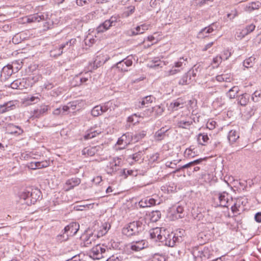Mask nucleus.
Wrapping results in <instances>:
<instances>
[{
  "label": "nucleus",
  "mask_w": 261,
  "mask_h": 261,
  "mask_svg": "<svg viewBox=\"0 0 261 261\" xmlns=\"http://www.w3.org/2000/svg\"><path fill=\"white\" fill-rule=\"evenodd\" d=\"M41 192L40 190L35 189H27L20 193L19 197L20 202H24L27 205L35 204L40 198Z\"/></svg>",
  "instance_id": "obj_1"
},
{
  "label": "nucleus",
  "mask_w": 261,
  "mask_h": 261,
  "mask_svg": "<svg viewBox=\"0 0 261 261\" xmlns=\"http://www.w3.org/2000/svg\"><path fill=\"white\" fill-rule=\"evenodd\" d=\"M144 226L142 222L134 221L125 226L122 232L123 234L128 237L137 235L144 229Z\"/></svg>",
  "instance_id": "obj_2"
},
{
  "label": "nucleus",
  "mask_w": 261,
  "mask_h": 261,
  "mask_svg": "<svg viewBox=\"0 0 261 261\" xmlns=\"http://www.w3.org/2000/svg\"><path fill=\"white\" fill-rule=\"evenodd\" d=\"M80 225L76 222H72L66 226L64 229V233L63 234L58 235L57 239L60 242L66 241L69 236H74L79 229Z\"/></svg>",
  "instance_id": "obj_3"
},
{
  "label": "nucleus",
  "mask_w": 261,
  "mask_h": 261,
  "mask_svg": "<svg viewBox=\"0 0 261 261\" xmlns=\"http://www.w3.org/2000/svg\"><path fill=\"white\" fill-rule=\"evenodd\" d=\"M187 58L184 57L180 58L177 61L174 63L172 67L169 69L165 71V76H169L173 75L183 69L187 63Z\"/></svg>",
  "instance_id": "obj_4"
},
{
  "label": "nucleus",
  "mask_w": 261,
  "mask_h": 261,
  "mask_svg": "<svg viewBox=\"0 0 261 261\" xmlns=\"http://www.w3.org/2000/svg\"><path fill=\"white\" fill-rule=\"evenodd\" d=\"M193 255L197 261H206L210 258L211 253L207 247H200L194 249Z\"/></svg>",
  "instance_id": "obj_5"
},
{
  "label": "nucleus",
  "mask_w": 261,
  "mask_h": 261,
  "mask_svg": "<svg viewBox=\"0 0 261 261\" xmlns=\"http://www.w3.org/2000/svg\"><path fill=\"white\" fill-rule=\"evenodd\" d=\"M122 165V159L119 157H115L109 162L106 167V171L108 174H112L116 172L119 167Z\"/></svg>",
  "instance_id": "obj_6"
},
{
  "label": "nucleus",
  "mask_w": 261,
  "mask_h": 261,
  "mask_svg": "<svg viewBox=\"0 0 261 261\" xmlns=\"http://www.w3.org/2000/svg\"><path fill=\"white\" fill-rule=\"evenodd\" d=\"M106 247L100 244H96L89 251V256L94 259H99L104 257Z\"/></svg>",
  "instance_id": "obj_7"
},
{
  "label": "nucleus",
  "mask_w": 261,
  "mask_h": 261,
  "mask_svg": "<svg viewBox=\"0 0 261 261\" xmlns=\"http://www.w3.org/2000/svg\"><path fill=\"white\" fill-rule=\"evenodd\" d=\"M134 140L133 138V134L132 133H127L123 134L117 142V144L121 145L120 147V149H124L128 145Z\"/></svg>",
  "instance_id": "obj_8"
},
{
  "label": "nucleus",
  "mask_w": 261,
  "mask_h": 261,
  "mask_svg": "<svg viewBox=\"0 0 261 261\" xmlns=\"http://www.w3.org/2000/svg\"><path fill=\"white\" fill-rule=\"evenodd\" d=\"M219 201L220 205L223 207H228V204L232 200V196L226 192L215 194Z\"/></svg>",
  "instance_id": "obj_9"
},
{
  "label": "nucleus",
  "mask_w": 261,
  "mask_h": 261,
  "mask_svg": "<svg viewBox=\"0 0 261 261\" xmlns=\"http://www.w3.org/2000/svg\"><path fill=\"white\" fill-rule=\"evenodd\" d=\"M117 20V18L116 17L112 16L109 19L105 20L103 23L97 28V32H103L108 30L110 27L115 25Z\"/></svg>",
  "instance_id": "obj_10"
},
{
  "label": "nucleus",
  "mask_w": 261,
  "mask_h": 261,
  "mask_svg": "<svg viewBox=\"0 0 261 261\" xmlns=\"http://www.w3.org/2000/svg\"><path fill=\"white\" fill-rule=\"evenodd\" d=\"M163 238V242H165V245L169 247H174L176 245V243H179L180 240V238L176 236L173 232L168 234L167 236H164Z\"/></svg>",
  "instance_id": "obj_11"
},
{
  "label": "nucleus",
  "mask_w": 261,
  "mask_h": 261,
  "mask_svg": "<svg viewBox=\"0 0 261 261\" xmlns=\"http://www.w3.org/2000/svg\"><path fill=\"white\" fill-rule=\"evenodd\" d=\"M133 61L129 57L118 62L116 65V68L120 71L125 72L128 70V67L132 66Z\"/></svg>",
  "instance_id": "obj_12"
},
{
  "label": "nucleus",
  "mask_w": 261,
  "mask_h": 261,
  "mask_svg": "<svg viewBox=\"0 0 261 261\" xmlns=\"http://www.w3.org/2000/svg\"><path fill=\"white\" fill-rule=\"evenodd\" d=\"M48 110V106L41 105L31 112V114L32 115V117L35 118H39L46 114Z\"/></svg>",
  "instance_id": "obj_13"
},
{
  "label": "nucleus",
  "mask_w": 261,
  "mask_h": 261,
  "mask_svg": "<svg viewBox=\"0 0 261 261\" xmlns=\"http://www.w3.org/2000/svg\"><path fill=\"white\" fill-rule=\"evenodd\" d=\"M47 16L46 14H42L41 13H36L28 16L26 18V21L28 23L40 22L41 20H44L47 18Z\"/></svg>",
  "instance_id": "obj_14"
},
{
  "label": "nucleus",
  "mask_w": 261,
  "mask_h": 261,
  "mask_svg": "<svg viewBox=\"0 0 261 261\" xmlns=\"http://www.w3.org/2000/svg\"><path fill=\"white\" fill-rule=\"evenodd\" d=\"M150 236L152 239H154L156 241L163 242V236L162 234V229L161 228L156 227L150 230Z\"/></svg>",
  "instance_id": "obj_15"
},
{
  "label": "nucleus",
  "mask_w": 261,
  "mask_h": 261,
  "mask_svg": "<svg viewBox=\"0 0 261 261\" xmlns=\"http://www.w3.org/2000/svg\"><path fill=\"white\" fill-rule=\"evenodd\" d=\"M131 250L135 251H139L145 247V241L141 240L132 242L129 245Z\"/></svg>",
  "instance_id": "obj_16"
},
{
  "label": "nucleus",
  "mask_w": 261,
  "mask_h": 261,
  "mask_svg": "<svg viewBox=\"0 0 261 261\" xmlns=\"http://www.w3.org/2000/svg\"><path fill=\"white\" fill-rule=\"evenodd\" d=\"M26 81L24 79H17L10 84V87L14 89H23L26 88Z\"/></svg>",
  "instance_id": "obj_17"
},
{
  "label": "nucleus",
  "mask_w": 261,
  "mask_h": 261,
  "mask_svg": "<svg viewBox=\"0 0 261 261\" xmlns=\"http://www.w3.org/2000/svg\"><path fill=\"white\" fill-rule=\"evenodd\" d=\"M15 64H16V63H13L12 65L8 64L4 66L2 70L1 76H4L6 79L9 77L14 72L13 68Z\"/></svg>",
  "instance_id": "obj_18"
},
{
  "label": "nucleus",
  "mask_w": 261,
  "mask_h": 261,
  "mask_svg": "<svg viewBox=\"0 0 261 261\" xmlns=\"http://www.w3.org/2000/svg\"><path fill=\"white\" fill-rule=\"evenodd\" d=\"M81 183V179L79 178L74 177L67 180L65 183V186H68L66 191H69L73 189L74 187L78 186Z\"/></svg>",
  "instance_id": "obj_19"
},
{
  "label": "nucleus",
  "mask_w": 261,
  "mask_h": 261,
  "mask_svg": "<svg viewBox=\"0 0 261 261\" xmlns=\"http://www.w3.org/2000/svg\"><path fill=\"white\" fill-rule=\"evenodd\" d=\"M191 73H192V72L191 71H189L186 73L184 74L179 80L178 84L181 85L189 84L192 81L194 80V79L192 80Z\"/></svg>",
  "instance_id": "obj_20"
},
{
  "label": "nucleus",
  "mask_w": 261,
  "mask_h": 261,
  "mask_svg": "<svg viewBox=\"0 0 261 261\" xmlns=\"http://www.w3.org/2000/svg\"><path fill=\"white\" fill-rule=\"evenodd\" d=\"M155 203L156 200L150 197H146L143 199L139 203L140 206L142 207H150L155 205Z\"/></svg>",
  "instance_id": "obj_21"
},
{
  "label": "nucleus",
  "mask_w": 261,
  "mask_h": 261,
  "mask_svg": "<svg viewBox=\"0 0 261 261\" xmlns=\"http://www.w3.org/2000/svg\"><path fill=\"white\" fill-rule=\"evenodd\" d=\"M102 132L101 129H95L93 128H91L87 131V133L84 136V139L85 140H88L92 139L97 135L100 134Z\"/></svg>",
  "instance_id": "obj_22"
},
{
  "label": "nucleus",
  "mask_w": 261,
  "mask_h": 261,
  "mask_svg": "<svg viewBox=\"0 0 261 261\" xmlns=\"http://www.w3.org/2000/svg\"><path fill=\"white\" fill-rule=\"evenodd\" d=\"M184 106V102L182 99L178 98L172 102L169 106V108L172 111H177L179 108H182Z\"/></svg>",
  "instance_id": "obj_23"
},
{
  "label": "nucleus",
  "mask_w": 261,
  "mask_h": 261,
  "mask_svg": "<svg viewBox=\"0 0 261 261\" xmlns=\"http://www.w3.org/2000/svg\"><path fill=\"white\" fill-rule=\"evenodd\" d=\"M255 28V25L253 24H251L246 27V28L241 31L240 35L238 36V37L243 38L249 33L252 32Z\"/></svg>",
  "instance_id": "obj_24"
},
{
  "label": "nucleus",
  "mask_w": 261,
  "mask_h": 261,
  "mask_svg": "<svg viewBox=\"0 0 261 261\" xmlns=\"http://www.w3.org/2000/svg\"><path fill=\"white\" fill-rule=\"evenodd\" d=\"M76 42V40L75 38L71 39L68 41L66 42L65 43L62 44L59 49V53L58 54V55H60L63 53V49L64 48H70L71 46H73L75 43Z\"/></svg>",
  "instance_id": "obj_25"
},
{
  "label": "nucleus",
  "mask_w": 261,
  "mask_h": 261,
  "mask_svg": "<svg viewBox=\"0 0 261 261\" xmlns=\"http://www.w3.org/2000/svg\"><path fill=\"white\" fill-rule=\"evenodd\" d=\"M14 107H15V105L11 101H9L5 103L4 105H0V114L13 110Z\"/></svg>",
  "instance_id": "obj_26"
},
{
  "label": "nucleus",
  "mask_w": 261,
  "mask_h": 261,
  "mask_svg": "<svg viewBox=\"0 0 261 261\" xmlns=\"http://www.w3.org/2000/svg\"><path fill=\"white\" fill-rule=\"evenodd\" d=\"M168 130V128L164 127H162L158 130L154 134V138L156 140L160 141L163 140L166 136V133Z\"/></svg>",
  "instance_id": "obj_27"
},
{
  "label": "nucleus",
  "mask_w": 261,
  "mask_h": 261,
  "mask_svg": "<svg viewBox=\"0 0 261 261\" xmlns=\"http://www.w3.org/2000/svg\"><path fill=\"white\" fill-rule=\"evenodd\" d=\"M192 124V121L189 120V119H187L178 121L177 126L179 128L188 129Z\"/></svg>",
  "instance_id": "obj_28"
},
{
  "label": "nucleus",
  "mask_w": 261,
  "mask_h": 261,
  "mask_svg": "<svg viewBox=\"0 0 261 261\" xmlns=\"http://www.w3.org/2000/svg\"><path fill=\"white\" fill-rule=\"evenodd\" d=\"M239 138V134L236 130H231L229 131L227 136L229 143H233Z\"/></svg>",
  "instance_id": "obj_29"
},
{
  "label": "nucleus",
  "mask_w": 261,
  "mask_h": 261,
  "mask_svg": "<svg viewBox=\"0 0 261 261\" xmlns=\"http://www.w3.org/2000/svg\"><path fill=\"white\" fill-rule=\"evenodd\" d=\"M250 96L248 94L245 93L238 97V103L242 106H245L249 102Z\"/></svg>",
  "instance_id": "obj_30"
},
{
  "label": "nucleus",
  "mask_w": 261,
  "mask_h": 261,
  "mask_svg": "<svg viewBox=\"0 0 261 261\" xmlns=\"http://www.w3.org/2000/svg\"><path fill=\"white\" fill-rule=\"evenodd\" d=\"M206 158H200L199 159H197L196 160H194L193 161H192L187 164H185V165H183L182 166L180 167L179 168L176 169L175 171H174V173L178 172L181 169H185L189 168L192 166H194L195 165L198 164L200 163H201L202 161L204 160Z\"/></svg>",
  "instance_id": "obj_31"
},
{
  "label": "nucleus",
  "mask_w": 261,
  "mask_h": 261,
  "mask_svg": "<svg viewBox=\"0 0 261 261\" xmlns=\"http://www.w3.org/2000/svg\"><path fill=\"white\" fill-rule=\"evenodd\" d=\"M214 25L215 24L213 23L210 25L208 27H205V28L202 29L199 33V36L206 37L207 34L212 33L215 30L214 28Z\"/></svg>",
  "instance_id": "obj_32"
},
{
  "label": "nucleus",
  "mask_w": 261,
  "mask_h": 261,
  "mask_svg": "<svg viewBox=\"0 0 261 261\" xmlns=\"http://www.w3.org/2000/svg\"><path fill=\"white\" fill-rule=\"evenodd\" d=\"M173 211V215H175V217L176 219L182 218L181 214L184 211V208L180 205H178L176 207H173L172 208Z\"/></svg>",
  "instance_id": "obj_33"
},
{
  "label": "nucleus",
  "mask_w": 261,
  "mask_h": 261,
  "mask_svg": "<svg viewBox=\"0 0 261 261\" xmlns=\"http://www.w3.org/2000/svg\"><path fill=\"white\" fill-rule=\"evenodd\" d=\"M216 80L219 82H230V81L232 80V77L230 74H222L219 75L216 77Z\"/></svg>",
  "instance_id": "obj_34"
},
{
  "label": "nucleus",
  "mask_w": 261,
  "mask_h": 261,
  "mask_svg": "<svg viewBox=\"0 0 261 261\" xmlns=\"http://www.w3.org/2000/svg\"><path fill=\"white\" fill-rule=\"evenodd\" d=\"M209 140L207 134H199L197 136V141L199 144L202 145H205V143H206Z\"/></svg>",
  "instance_id": "obj_35"
},
{
  "label": "nucleus",
  "mask_w": 261,
  "mask_h": 261,
  "mask_svg": "<svg viewBox=\"0 0 261 261\" xmlns=\"http://www.w3.org/2000/svg\"><path fill=\"white\" fill-rule=\"evenodd\" d=\"M135 10V7L134 6L125 7L122 13V16L123 17H128L134 13Z\"/></svg>",
  "instance_id": "obj_36"
},
{
  "label": "nucleus",
  "mask_w": 261,
  "mask_h": 261,
  "mask_svg": "<svg viewBox=\"0 0 261 261\" xmlns=\"http://www.w3.org/2000/svg\"><path fill=\"white\" fill-rule=\"evenodd\" d=\"M239 91V88L238 86H233L227 93V96L229 98L232 99L235 98Z\"/></svg>",
  "instance_id": "obj_37"
},
{
  "label": "nucleus",
  "mask_w": 261,
  "mask_h": 261,
  "mask_svg": "<svg viewBox=\"0 0 261 261\" xmlns=\"http://www.w3.org/2000/svg\"><path fill=\"white\" fill-rule=\"evenodd\" d=\"M95 152L96 148L95 147H86L82 150V154L92 156L95 154Z\"/></svg>",
  "instance_id": "obj_38"
},
{
  "label": "nucleus",
  "mask_w": 261,
  "mask_h": 261,
  "mask_svg": "<svg viewBox=\"0 0 261 261\" xmlns=\"http://www.w3.org/2000/svg\"><path fill=\"white\" fill-rule=\"evenodd\" d=\"M40 95L39 94H36L33 96H28L26 98V101L30 103H36L40 101Z\"/></svg>",
  "instance_id": "obj_39"
},
{
  "label": "nucleus",
  "mask_w": 261,
  "mask_h": 261,
  "mask_svg": "<svg viewBox=\"0 0 261 261\" xmlns=\"http://www.w3.org/2000/svg\"><path fill=\"white\" fill-rule=\"evenodd\" d=\"M110 228L109 224L105 223L102 225V229H100L97 234V238H99L105 235Z\"/></svg>",
  "instance_id": "obj_40"
},
{
  "label": "nucleus",
  "mask_w": 261,
  "mask_h": 261,
  "mask_svg": "<svg viewBox=\"0 0 261 261\" xmlns=\"http://www.w3.org/2000/svg\"><path fill=\"white\" fill-rule=\"evenodd\" d=\"M91 72L88 71L85 72L82 77H79V76L76 77L77 79H79L80 81V84H86V82L91 78Z\"/></svg>",
  "instance_id": "obj_41"
},
{
  "label": "nucleus",
  "mask_w": 261,
  "mask_h": 261,
  "mask_svg": "<svg viewBox=\"0 0 261 261\" xmlns=\"http://www.w3.org/2000/svg\"><path fill=\"white\" fill-rule=\"evenodd\" d=\"M165 110L163 105L156 106L152 108V112L155 113L156 116L161 115Z\"/></svg>",
  "instance_id": "obj_42"
},
{
  "label": "nucleus",
  "mask_w": 261,
  "mask_h": 261,
  "mask_svg": "<svg viewBox=\"0 0 261 261\" xmlns=\"http://www.w3.org/2000/svg\"><path fill=\"white\" fill-rule=\"evenodd\" d=\"M96 236H91L84 242V246L85 247H90L91 245L96 244L95 238Z\"/></svg>",
  "instance_id": "obj_43"
},
{
  "label": "nucleus",
  "mask_w": 261,
  "mask_h": 261,
  "mask_svg": "<svg viewBox=\"0 0 261 261\" xmlns=\"http://www.w3.org/2000/svg\"><path fill=\"white\" fill-rule=\"evenodd\" d=\"M101 106H96L91 110V115L94 117H97L102 114Z\"/></svg>",
  "instance_id": "obj_44"
},
{
  "label": "nucleus",
  "mask_w": 261,
  "mask_h": 261,
  "mask_svg": "<svg viewBox=\"0 0 261 261\" xmlns=\"http://www.w3.org/2000/svg\"><path fill=\"white\" fill-rule=\"evenodd\" d=\"M255 58L250 57L246 59L243 62V65L246 68H249L253 66L254 63Z\"/></svg>",
  "instance_id": "obj_45"
},
{
  "label": "nucleus",
  "mask_w": 261,
  "mask_h": 261,
  "mask_svg": "<svg viewBox=\"0 0 261 261\" xmlns=\"http://www.w3.org/2000/svg\"><path fill=\"white\" fill-rule=\"evenodd\" d=\"M154 100H155V98L152 95L145 96L141 102L142 107L145 106L146 104L151 103Z\"/></svg>",
  "instance_id": "obj_46"
},
{
  "label": "nucleus",
  "mask_w": 261,
  "mask_h": 261,
  "mask_svg": "<svg viewBox=\"0 0 261 261\" xmlns=\"http://www.w3.org/2000/svg\"><path fill=\"white\" fill-rule=\"evenodd\" d=\"M236 205L241 207V205L244 206L248 203L247 199L245 197H240L236 200Z\"/></svg>",
  "instance_id": "obj_47"
},
{
  "label": "nucleus",
  "mask_w": 261,
  "mask_h": 261,
  "mask_svg": "<svg viewBox=\"0 0 261 261\" xmlns=\"http://www.w3.org/2000/svg\"><path fill=\"white\" fill-rule=\"evenodd\" d=\"M222 57L220 56H217L213 58L212 64L214 67H218L219 64L222 62Z\"/></svg>",
  "instance_id": "obj_48"
},
{
  "label": "nucleus",
  "mask_w": 261,
  "mask_h": 261,
  "mask_svg": "<svg viewBox=\"0 0 261 261\" xmlns=\"http://www.w3.org/2000/svg\"><path fill=\"white\" fill-rule=\"evenodd\" d=\"M37 169H41L48 167L49 165V162L47 161L36 162Z\"/></svg>",
  "instance_id": "obj_49"
},
{
  "label": "nucleus",
  "mask_w": 261,
  "mask_h": 261,
  "mask_svg": "<svg viewBox=\"0 0 261 261\" xmlns=\"http://www.w3.org/2000/svg\"><path fill=\"white\" fill-rule=\"evenodd\" d=\"M146 135L145 132L142 131L139 133L133 135V138L135 142L138 141L140 139L143 138Z\"/></svg>",
  "instance_id": "obj_50"
},
{
  "label": "nucleus",
  "mask_w": 261,
  "mask_h": 261,
  "mask_svg": "<svg viewBox=\"0 0 261 261\" xmlns=\"http://www.w3.org/2000/svg\"><path fill=\"white\" fill-rule=\"evenodd\" d=\"M16 128H19V129H20L18 126L14 125L12 124H9L7 126V130L9 131L11 134L17 133V131L15 130Z\"/></svg>",
  "instance_id": "obj_51"
},
{
  "label": "nucleus",
  "mask_w": 261,
  "mask_h": 261,
  "mask_svg": "<svg viewBox=\"0 0 261 261\" xmlns=\"http://www.w3.org/2000/svg\"><path fill=\"white\" fill-rule=\"evenodd\" d=\"M149 261H165V258L162 255L155 254L149 259Z\"/></svg>",
  "instance_id": "obj_52"
},
{
  "label": "nucleus",
  "mask_w": 261,
  "mask_h": 261,
  "mask_svg": "<svg viewBox=\"0 0 261 261\" xmlns=\"http://www.w3.org/2000/svg\"><path fill=\"white\" fill-rule=\"evenodd\" d=\"M260 93L259 91H255L252 95V100L254 102H258L259 100Z\"/></svg>",
  "instance_id": "obj_53"
},
{
  "label": "nucleus",
  "mask_w": 261,
  "mask_h": 261,
  "mask_svg": "<svg viewBox=\"0 0 261 261\" xmlns=\"http://www.w3.org/2000/svg\"><path fill=\"white\" fill-rule=\"evenodd\" d=\"M260 6V4L259 2H254L249 4L248 8L250 10H254L258 9Z\"/></svg>",
  "instance_id": "obj_54"
},
{
  "label": "nucleus",
  "mask_w": 261,
  "mask_h": 261,
  "mask_svg": "<svg viewBox=\"0 0 261 261\" xmlns=\"http://www.w3.org/2000/svg\"><path fill=\"white\" fill-rule=\"evenodd\" d=\"M132 33L133 35H137L139 34H143V32L141 30V26H137L135 30H132Z\"/></svg>",
  "instance_id": "obj_55"
},
{
  "label": "nucleus",
  "mask_w": 261,
  "mask_h": 261,
  "mask_svg": "<svg viewBox=\"0 0 261 261\" xmlns=\"http://www.w3.org/2000/svg\"><path fill=\"white\" fill-rule=\"evenodd\" d=\"M184 153L186 157H194L195 155V152H193L191 148L186 149Z\"/></svg>",
  "instance_id": "obj_56"
},
{
  "label": "nucleus",
  "mask_w": 261,
  "mask_h": 261,
  "mask_svg": "<svg viewBox=\"0 0 261 261\" xmlns=\"http://www.w3.org/2000/svg\"><path fill=\"white\" fill-rule=\"evenodd\" d=\"M152 215V220L154 221H157L161 217V213L160 211L153 212Z\"/></svg>",
  "instance_id": "obj_57"
},
{
  "label": "nucleus",
  "mask_w": 261,
  "mask_h": 261,
  "mask_svg": "<svg viewBox=\"0 0 261 261\" xmlns=\"http://www.w3.org/2000/svg\"><path fill=\"white\" fill-rule=\"evenodd\" d=\"M180 160L176 161L174 160L172 162H167L166 163V166L168 167L174 168L175 166L176 165L177 163L179 162Z\"/></svg>",
  "instance_id": "obj_58"
},
{
  "label": "nucleus",
  "mask_w": 261,
  "mask_h": 261,
  "mask_svg": "<svg viewBox=\"0 0 261 261\" xmlns=\"http://www.w3.org/2000/svg\"><path fill=\"white\" fill-rule=\"evenodd\" d=\"M90 0H76V4L79 6H83L88 4Z\"/></svg>",
  "instance_id": "obj_59"
},
{
  "label": "nucleus",
  "mask_w": 261,
  "mask_h": 261,
  "mask_svg": "<svg viewBox=\"0 0 261 261\" xmlns=\"http://www.w3.org/2000/svg\"><path fill=\"white\" fill-rule=\"evenodd\" d=\"M106 261H122V257L120 256L113 255L108 258Z\"/></svg>",
  "instance_id": "obj_60"
},
{
  "label": "nucleus",
  "mask_w": 261,
  "mask_h": 261,
  "mask_svg": "<svg viewBox=\"0 0 261 261\" xmlns=\"http://www.w3.org/2000/svg\"><path fill=\"white\" fill-rule=\"evenodd\" d=\"M216 122L215 121L208 122L206 124V127L209 129H213L215 127Z\"/></svg>",
  "instance_id": "obj_61"
},
{
  "label": "nucleus",
  "mask_w": 261,
  "mask_h": 261,
  "mask_svg": "<svg viewBox=\"0 0 261 261\" xmlns=\"http://www.w3.org/2000/svg\"><path fill=\"white\" fill-rule=\"evenodd\" d=\"M141 158V152H139L136 153H134L132 155V159L135 161H138Z\"/></svg>",
  "instance_id": "obj_62"
},
{
  "label": "nucleus",
  "mask_w": 261,
  "mask_h": 261,
  "mask_svg": "<svg viewBox=\"0 0 261 261\" xmlns=\"http://www.w3.org/2000/svg\"><path fill=\"white\" fill-rule=\"evenodd\" d=\"M231 55V53L228 49L225 50L223 51V57L225 60H227L229 57Z\"/></svg>",
  "instance_id": "obj_63"
},
{
  "label": "nucleus",
  "mask_w": 261,
  "mask_h": 261,
  "mask_svg": "<svg viewBox=\"0 0 261 261\" xmlns=\"http://www.w3.org/2000/svg\"><path fill=\"white\" fill-rule=\"evenodd\" d=\"M28 167L30 169L35 170L37 169V165L36 164V162H31L28 165Z\"/></svg>",
  "instance_id": "obj_64"
}]
</instances>
